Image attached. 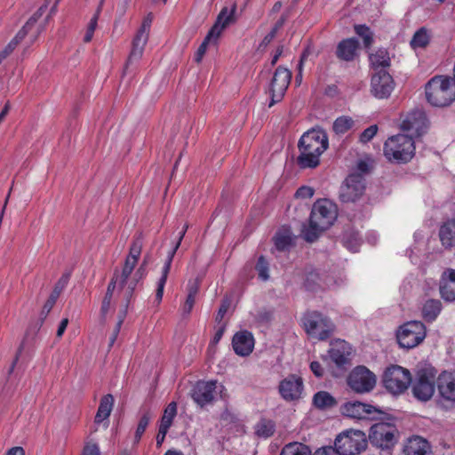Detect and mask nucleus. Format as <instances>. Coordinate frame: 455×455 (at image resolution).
I'll use <instances>...</instances> for the list:
<instances>
[{"label": "nucleus", "mask_w": 455, "mask_h": 455, "mask_svg": "<svg viewBox=\"0 0 455 455\" xmlns=\"http://www.w3.org/2000/svg\"><path fill=\"white\" fill-rule=\"evenodd\" d=\"M328 136L321 129H312L305 132L298 144L299 155L298 165L302 168H315L320 164V156L328 148Z\"/></svg>", "instance_id": "1"}, {"label": "nucleus", "mask_w": 455, "mask_h": 455, "mask_svg": "<svg viewBox=\"0 0 455 455\" xmlns=\"http://www.w3.org/2000/svg\"><path fill=\"white\" fill-rule=\"evenodd\" d=\"M337 206L328 199L317 200L312 207L309 224L302 229L303 238L315 242L322 232L329 228L337 218Z\"/></svg>", "instance_id": "2"}, {"label": "nucleus", "mask_w": 455, "mask_h": 455, "mask_svg": "<svg viewBox=\"0 0 455 455\" xmlns=\"http://www.w3.org/2000/svg\"><path fill=\"white\" fill-rule=\"evenodd\" d=\"M427 101L435 107H446L455 100V82L446 76H435L426 84Z\"/></svg>", "instance_id": "3"}, {"label": "nucleus", "mask_w": 455, "mask_h": 455, "mask_svg": "<svg viewBox=\"0 0 455 455\" xmlns=\"http://www.w3.org/2000/svg\"><path fill=\"white\" fill-rule=\"evenodd\" d=\"M436 370L428 363H419L415 379L411 380L413 395L419 401H428L435 393Z\"/></svg>", "instance_id": "4"}, {"label": "nucleus", "mask_w": 455, "mask_h": 455, "mask_svg": "<svg viewBox=\"0 0 455 455\" xmlns=\"http://www.w3.org/2000/svg\"><path fill=\"white\" fill-rule=\"evenodd\" d=\"M415 145L412 138L404 134L390 137L384 144V156L389 161L407 163L414 156Z\"/></svg>", "instance_id": "5"}, {"label": "nucleus", "mask_w": 455, "mask_h": 455, "mask_svg": "<svg viewBox=\"0 0 455 455\" xmlns=\"http://www.w3.org/2000/svg\"><path fill=\"white\" fill-rule=\"evenodd\" d=\"M235 4H234L231 9H228V7H223L221 9L214 25L212 27L195 54L196 62L199 63L202 60L204 53L206 52L208 44L212 43L215 44L222 31L235 21Z\"/></svg>", "instance_id": "6"}, {"label": "nucleus", "mask_w": 455, "mask_h": 455, "mask_svg": "<svg viewBox=\"0 0 455 455\" xmlns=\"http://www.w3.org/2000/svg\"><path fill=\"white\" fill-rule=\"evenodd\" d=\"M334 445L341 455H357L366 449L367 439L363 431L348 429L336 437Z\"/></svg>", "instance_id": "7"}, {"label": "nucleus", "mask_w": 455, "mask_h": 455, "mask_svg": "<svg viewBox=\"0 0 455 455\" xmlns=\"http://www.w3.org/2000/svg\"><path fill=\"white\" fill-rule=\"evenodd\" d=\"M303 326L311 338L318 340L327 339L334 331V324L330 318L317 311L307 312L304 315Z\"/></svg>", "instance_id": "8"}, {"label": "nucleus", "mask_w": 455, "mask_h": 455, "mask_svg": "<svg viewBox=\"0 0 455 455\" xmlns=\"http://www.w3.org/2000/svg\"><path fill=\"white\" fill-rule=\"evenodd\" d=\"M401 347L411 349L426 338V327L420 321H411L400 327L396 334Z\"/></svg>", "instance_id": "9"}, {"label": "nucleus", "mask_w": 455, "mask_h": 455, "mask_svg": "<svg viewBox=\"0 0 455 455\" xmlns=\"http://www.w3.org/2000/svg\"><path fill=\"white\" fill-rule=\"evenodd\" d=\"M383 383L389 392L398 395L408 388L411 383V376L407 369L399 365H391L384 372Z\"/></svg>", "instance_id": "10"}, {"label": "nucleus", "mask_w": 455, "mask_h": 455, "mask_svg": "<svg viewBox=\"0 0 455 455\" xmlns=\"http://www.w3.org/2000/svg\"><path fill=\"white\" fill-rule=\"evenodd\" d=\"M398 431L395 426L379 422L374 424L369 433V441L376 447L389 449L397 442Z\"/></svg>", "instance_id": "11"}, {"label": "nucleus", "mask_w": 455, "mask_h": 455, "mask_svg": "<svg viewBox=\"0 0 455 455\" xmlns=\"http://www.w3.org/2000/svg\"><path fill=\"white\" fill-rule=\"evenodd\" d=\"M375 374L365 366L354 368L347 377L348 387L357 394L371 392L376 386Z\"/></svg>", "instance_id": "12"}, {"label": "nucleus", "mask_w": 455, "mask_h": 455, "mask_svg": "<svg viewBox=\"0 0 455 455\" xmlns=\"http://www.w3.org/2000/svg\"><path fill=\"white\" fill-rule=\"evenodd\" d=\"M291 79V72L288 68L279 66L275 69L267 90V93L270 97L269 108L283 100Z\"/></svg>", "instance_id": "13"}, {"label": "nucleus", "mask_w": 455, "mask_h": 455, "mask_svg": "<svg viewBox=\"0 0 455 455\" xmlns=\"http://www.w3.org/2000/svg\"><path fill=\"white\" fill-rule=\"evenodd\" d=\"M152 16L151 14H148L144 19L141 27L132 40V47L126 62V68L129 65L139 61L142 58L144 48L148 40Z\"/></svg>", "instance_id": "14"}, {"label": "nucleus", "mask_w": 455, "mask_h": 455, "mask_svg": "<svg viewBox=\"0 0 455 455\" xmlns=\"http://www.w3.org/2000/svg\"><path fill=\"white\" fill-rule=\"evenodd\" d=\"M365 190V180L361 174H350L340 188L339 197L342 202L358 200Z\"/></svg>", "instance_id": "15"}, {"label": "nucleus", "mask_w": 455, "mask_h": 455, "mask_svg": "<svg viewBox=\"0 0 455 455\" xmlns=\"http://www.w3.org/2000/svg\"><path fill=\"white\" fill-rule=\"evenodd\" d=\"M302 391V379L294 374L289 375L279 384V393L282 398L287 402L299 400L301 397Z\"/></svg>", "instance_id": "16"}, {"label": "nucleus", "mask_w": 455, "mask_h": 455, "mask_svg": "<svg viewBox=\"0 0 455 455\" xmlns=\"http://www.w3.org/2000/svg\"><path fill=\"white\" fill-rule=\"evenodd\" d=\"M342 413L345 416L354 419H374L376 414L381 411L375 406L361 402H349L342 407Z\"/></svg>", "instance_id": "17"}, {"label": "nucleus", "mask_w": 455, "mask_h": 455, "mask_svg": "<svg viewBox=\"0 0 455 455\" xmlns=\"http://www.w3.org/2000/svg\"><path fill=\"white\" fill-rule=\"evenodd\" d=\"M394 89L392 76L386 70H379L371 78V92L376 98L385 99L390 96Z\"/></svg>", "instance_id": "18"}, {"label": "nucleus", "mask_w": 455, "mask_h": 455, "mask_svg": "<svg viewBox=\"0 0 455 455\" xmlns=\"http://www.w3.org/2000/svg\"><path fill=\"white\" fill-rule=\"evenodd\" d=\"M427 127L426 115L419 109L413 110L406 115L401 123L403 131L412 132L413 134L420 136Z\"/></svg>", "instance_id": "19"}, {"label": "nucleus", "mask_w": 455, "mask_h": 455, "mask_svg": "<svg viewBox=\"0 0 455 455\" xmlns=\"http://www.w3.org/2000/svg\"><path fill=\"white\" fill-rule=\"evenodd\" d=\"M217 389V381H198L193 388L192 398L201 407L212 403Z\"/></svg>", "instance_id": "20"}, {"label": "nucleus", "mask_w": 455, "mask_h": 455, "mask_svg": "<svg viewBox=\"0 0 455 455\" xmlns=\"http://www.w3.org/2000/svg\"><path fill=\"white\" fill-rule=\"evenodd\" d=\"M188 228V226L185 225L182 231H180L179 240H178L177 243L175 244V246L173 247V249L169 252L166 262L163 267L162 276L160 277V279L158 281L156 293V299L157 300L158 303L162 300V298L164 295V289L165 283L167 281L168 274L170 272L173 256H174L176 251L178 250L179 246L180 245V243L187 232Z\"/></svg>", "instance_id": "21"}, {"label": "nucleus", "mask_w": 455, "mask_h": 455, "mask_svg": "<svg viewBox=\"0 0 455 455\" xmlns=\"http://www.w3.org/2000/svg\"><path fill=\"white\" fill-rule=\"evenodd\" d=\"M439 292L444 301H455V269L449 268L443 272L439 283Z\"/></svg>", "instance_id": "22"}, {"label": "nucleus", "mask_w": 455, "mask_h": 455, "mask_svg": "<svg viewBox=\"0 0 455 455\" xmlns=\"http://www.w3.org/2000/svg\"><path fill=\"white\" fill-rule=\"evenodd\" d=\"M437 388L443 399L455 402V372H442L437 378Z\"/></svg>", "instance_id": "23"}, {"label": "nucleus", "mask_w": 455, "mask_h": 455, "mask_svg": "<svg viewBox=\"0 0 455 455\" xmlns=\"http://www.w3.org/2000/svg\"><path fill=\"white\" fill-rule=\"evenodd\" d=\"M232 346L235 354L241 356L249 355L254 347V339L251 332L241 331L235 334Z\"/></svg>", "instance_id": "24"}, {"label": "nucleus", "mask_w": 455, "mask_h": 455, "mask_svg": "<svg viewBox=\"0 0 455 455\" xmlns=\"http://www.w3.org/2000/svg\"><path fill=\"white\" fill-rule=\"evenodd\" d=\"M359 42L355 38H347L340 41L336 48V56L343 61H352L357 55Z\"/></svg>", "instance_id": "25"}, {"label": "nucleus", "mask_w": 455, "mask_h": 455, "mask_svg": "<svg viewBox=\"0 0 455 455\" xmlns=\"http://www.w3.org/2000/svg\"><path fill=\"white\" fill-rule=\"evenodd\" d=\"M332 362L339 367L349 364L351 348L346 342H339L333 346L329 351Z\"/></svg>", "instance_id": "26"}, {"label": "nucleus", "mask_w": 455, "mask_h": 455, "mask_svg": "<svg viewBox=\"0 0 455 455\" xmlns=\"http://www.w3.org/2000/svg\"><path fill=\"white\" fill-rule=\"evenodd\" d=\"M439 237L443 247L455 246V220H448L441 226Z\"/></svg>", "instance_id": "27"}, {"label": "nucleus", "mask_w": 455, "mask_h": 455, "mask_svg": "<svg viewBox=\"0 0 455 455\" xmlns=\"http://www.w3.org/2000/svg\"><path fill=\"white\" fill-rule=\"evenodd\" d=\"M442 309L443 305L441 300L436 299H428L423 304L421 310L422 316L427 322L432 323L440 315Z\"/></svg>", "instance_id": "28"}, {"label": "nucleus", "mask_w": 455, "mask_h": 455, "mask_svg": "<svg viewBox=\"0 0 455 455\" xmlns=\"http://www.w3.org/2000/svg\"><path fill=\"white\" fill-rule=\"evenodd\" d=\"M428 449L427 440L420 436H414L408 440L403 451L406 455H426Z\"/></svg>", "instance_id": "29"}, {"label": "nucleus", "mask_w": 455, "mask_h": 455, "mask_svg": "<svg viewBox=\"0 0 455 455\" xmlns=\"http://www.w3.org/2000/svg\"><path fill=\"white\" fill-rule=\"evenodd\" d=\"M114 401V396L110 394L106 395L101 398L95 416V423L100 424L109 417L113 409Z\"/></svg>", "instance_id": "30"}, {"label": "nucleus", "mask_w": 455, "mask_h": 455, "mask_svg": "<svg viewBox=\"0 0 455 455\" xmlns=\"http://www.w3.org/2000/svg\"><path fill=\"white\" fill-rule=\"evenodd\" d=\"M371 65L378 71L385 70L386 68L390 66V57L386 49L380 48L376 52L369 56Z\"/></svg>", "instance_id": "31"}, {"label": "nucleus", "mask_w": 455, "mask_h": 455, "mask_svg": "<svg viewBox=\"0 0 455 455\" xmlns=\"http://www.w3.org/2000/svg\"><path fill=\"white\" fill-rule=\"evenodd\" d=\"M313 403L319 409L331 408L336 404V401L328 392L319 391L313 398Z\"/></svg>", "instance_id": "32"}, {"label": "nucleus", "mask_w": 455, "mask_h": 455, "mask_svg": "<svg viewBox=\"0 0 455 455\" xmlns=\"http://www.w3.org/2000/svg\"><path fill=\"white\" fill-rule=\"evenodd\" d=\"M280 455H311V451L301 443H290L283 448Z\"/></svg>", "instance_id": "33"}, {"label": "nucleus", "mask_w": 455, "mask_h": 455, "mask_svg": "<svg viewBox=\"0 0 455 455\" xmlns=\"http://www.w3.org/2000/svg\"><path fill=\"white\" fill-rule=\"evenodd\" d=\"M354 124L351 117L343 116L334 121L332 129L336 134H344L353 127Z\"/></svg>", "instance_id": "34"}, {"label": "nucleus", "mask_w": 455, "mask_h": 455, "mask_svg": "<svg viewBox=\"0 0 455 455\" xmlns=\"http://www.w3.org/2000/svg\"><path fill=\"white\" fill-rule=\"evenodd\" d=\"M430 36L427 30L425 28H419L413 36L411 40V45L412 48H423L429 43Z\"/></svg>", "instance_id": "35"}, {"label": "nucleus", "mask_w": 455, "mask_h": 455, "mask_svg": "<svg viewBox=\"0 0 455 455\" xmlns=\"http://www.w3.org/2000/svg\"><path fill=\"white\" fill-rule=\"evenodd\" d=\"M177 414V403L175 402H172L168 404L164 411V415L161 419L160 427H165L167 429L172 424V420Z\"/></svg>", "instance_id": "36"}, {"label": "nucleus", "mask_w": 455, "mask_h": 455, "mask_svg": "<svg viewBox=\"0 0 455 455\" xmlns=\"http://www.w3.org/2000/svg\"><path fill=\"white\" fill-rule=\"evenodd\" d=\"M116 283H117V277L113 276V278L111 279L110 283L108 285L106 294L102 300V305H101V308H100L102 315H105L110 308L111 299H112L113 292L115 291Z\"/></svg>", "instance_id": "37"}, {"label": "nucleus", "mask_w": 455, "mask_h": 455, "mask_svg": "<svg viewBox=\"0 0 455 455\" xmlns=\"http://www.w3.org/2000/svg\"><path fill=\"white\" fill-rule=\"evenodd\" d=\"M275 245L278 251H286L291 245L292 237L288 231L278 232L275 236Z\"/></svg>", "instance_id": "38"}, {"label": "nucleus", "mask_w": 455, "mask_h": 455, "mask_svg": "<svg viewBox=\"0 0 455 455\" xmlns=\"http://www.w3.org/2000/svg\"><path fill=\"white\" fill-rule=\"evenodd\" d=\"M275 432V424L271 420L262 419L256 425V434L264 438L271 436Z\"/></svg>", "instance_id": "39"}, {"label": "nucleus", "mask_w": 455, "mask_h": 455, "mask_svg": "<svg viewBox=\"0 0 455 455\" xmlns=\"http://www.w3.org/2000/svg\"><path fill=\"white\" fill-rule=\"evenodd\" d=\"M355 33L363 38L365 48H370L373 44V36L371 29L365 25H355Z\"/></svg>", "instance_id": "40"}, {"label": "nucleus", "mask_w": 455, "mask_h": 455, "mask_svg": "<svg viewBox=\"0 0 455 455\" xmlns=\"http://www.w3.org/2000/svg\"><path fill=\"white\" fill-rule=\"evenodd\" d=\"M152 418V413L149 411H144L142 416L140 419L136 432H135V438L137 441L140 439L142 435L144 434L150 419Z\"/></svg>", "instance_id": "41"}, {"label": "nucleus", "mask_w": 455, "mask_h": 455, "mask_svg": "<svg viewBox=\"0 0 455 455\" xmlns=\"http://www.w3.org/2000/svg\"><path fill=\"white\" fill-rule=\"evenodd\" d=\"M68 280H69V275L67 274V275H63L60 279L59 281L57 282V283L55 284L54 286V289L53 291H52L51 295H50V298L51 299H53L55 301L57 300V299L59 298L60 294L61 293V291L65 289V287L67 286L68 283Z\"/></svg>", "instance_id": "42"}, {"label": "nucleus", "mask_w": 455, "mask_h": 455, "mask_svg": "<svg viewBox=\"0 0 455 455\" xmlns=\"http://www.w3.org/2000/svg\"><path fill=\"white\" fill-rule=\"evenodd\" d=\"M141 249H142V239H141V235H139L133 240V242L131 245V248H130L129 255L127 257L138 260L140 256V253H141Z\"/></svg>", "instance_id": "43"}, {"label": "nucleus", "mask_w": 455, "mask_h": 455, "mask_svg": "<svg viewBox=\"0 0 455 455\" xmlns=\"http://www.w3.org/2000/svg\"><path fill=\"white\" fill-rule=\"evenodd\" d=\"M256 270L259 273V276L266 281L268 279V263L263 256H260L256 264Z\"/></svg>", "instance_id": "44"}, {"label": "nucleus", "mask_w": 455, "mask_h": 455, "mask_svg": "<svg viewBox=\"0 0 455 455\" xmlns=\"http://www.w3.org/2000/svg\"><path fill=\"white\" fill-rule=\"evenodd\" d=\"M36 23V18L31 17L27 23L23 26V28L18 32L16 36L13 38L15 41H18V44L26 36L28 31L35 26Z\"/></svg>", "instance_id": "45"}, {"label": "nucleus", "mask_w": 455, "mask_h": 455, "mask_svg": "<svg viewBox=\"0 0 455 455\" xmlns=\"http://www.w3.org/2000/svg\"><path fill=\"white\" fill-rule=\"evenodd\" d=\"M378 126L376 124L369 126L360 135V141L362 143L369 142L377 133Z\"/></svg>", "instance_id": "46"}, {"label": "nucleus", "mask_w": 455, "mask_h": 455, "mask_svg": "<svg viewBox=\"0 0 455 455\" xmlns=\"http://www.w3.org/2000/svg\"><path fill=\"white\" fill-rule=\"evenodd\" d=\"M230 305H231V299H228V298H225L223 299V300L221 301V304H220V307L219 308V311L217 313V315H216V321L217 322H221V320L223 319L224 315H226V313L228 312V308L230 307Z\"/></svg>", "instance_id": "47"}, {"label": "nucleus", "mask_w": 455, "mask_h": 455, "mask_svg": "<svg viewBox=\"0 0 455 455\" xmlns=\"http://www.w3.org/2000/svg\"><path fill=\"white\" fill-rule=\"evenodd\" d=\"M132 271L133 269H132L131 267L124 266L120 276L118 275L117 272L115 273L114 276L117 277V282H119L121 288H123L127 283V280L131 274L132 273Z\"/></svg>", "instance_id": "48"}, {"label": "nucleus", "mask_w": 455, "mask_h": 455, "mask_svg": "<svg viewBox=\"0 0 455 455\" xmlns=\"http://www.w3.org/2000/svg\"><path fill=\"white\" fill-rule=\"evenodd\" d=\"M82 455H100L97 443L89 441L85 443Z\"/></svg>", "instance_id": "49"}, {"label": "nucleus", "mask_w": 455, "mask_h": 455, "mask_svg": "<svg viewBox=\"0 0 455 455\" xmlns=\"http://www.w3.org/2000/svg\"><path fill=\"white\" fill-rule=\"evenodd\" d=\"M314 193H315V190L312 188L304 186V187L299 188L296 191L295 196L297 198L307 199V198H311L314 196Z\"/></svg>", "instance_id": "50"}, {"label": "nucleus", "mask_w": 455, "mask_h": 455, "mask_svg": "<svg viewBox=\"0 0 455 455\" xmlns=\"http://www.w3.org/2000/svg\"><path fill=\"white\" fill-rule=\"evenodd\" d=\"M315 455H341L336 447L327 446L318 449Z\"/></svg>", "instance_id": "51"}, {"label": "nucleus", "mask_w": 455, "mask_h": 455, "mask_svg": "<svg viewBox=\"0 0 455 455\" xmlns=\"http://www.w3.org/2000/svg\"><path fill=\"white\" fill-rule=\"evenodd\" d=\"M104 0H100V4L96 12V13L93 15V17L90 20V23L87 27V30H90V31H95L96 29V27H97V22H98V19H99V15H100V10H101V5H102V3H103Z\"/></svg>", "instance_id": "52"}, {"label": "nucleus", "mask_w": 455, "mask_h": 455, "mask_svg": "<svg viewBox=\"0 0 455 455\" xmlns=\"http://www.w3.org/2000/svg\"><path fill=\"white\" fill-rule=\"evenodd\" d=\"M55 303H56V301L53 299H51L49 297V299H47V301L44 305L42 312H41V318H42V320H44L47 316V315L52 310V308L53 307Z\"/></svg>", "instance_id": "53"}, {"label": "nucleus", "mask_w": 455, "mask_h": 455, "mask_svg": "<svg viewBox=\"0 0 455 455\" xmlns=\"http://www.w3.org/2000/svg\"><path fill=\"white\" fill-rule=\"evenodd\" d=\"M310 370L318 378H320L323 375V369L322 365L320 364V363H318V362H315V361L312 362L310 363Z\"/></svg>", "instance_id": "54"}, {"label": "nucleus", "mask_w": 455, "mask_h": 455, "mask_svg": "<svg viewBox=\"0 0 455 455\" xmlns=\"http://www.w3.org/2000/svg\"><path fill=\"white\" fill-rule=\"evenodd\" d=\"M194 304H195V298H193L191 296H188V298L183 305V307H182L183 314L188 315L191 312V310L194 307Z\"/></svg>", "instance_id": "55"}, {"label": "nucleus", "mask_w": 455, "mask_h": 455, "mask_svg": "<svg viewBox=\"0 0 455 455\" xmlns=\"http://www.w3.org/2000/svg\"><path fill=\"white\" fill-rule=\"evenodd\" d=\"M22 349H23V344H21L20 346V347L18 348V350H17L15 357H14V359H13V361H12V364H11L9 370H8V375H11L13 372L14 368H15V366H16V364H17V363L19 361V358H20L21 353H22Z\"/></svg>", "instance_id": "56"}, {"label": "nucleus", "mask_w": 455, "mask_h": 455, "mask_svg": "<svg viewBox=\"0 0 455 455\" xmlns=\"http://www.w3.org/2000/svg\"><path fill=\"white\" fill-rule=\"evenodd\" d=\"M356 168L357 172H355L354 174H361L363 177L369 172V165L364 161L358 162Z\"/></svg>", "instance_id": "57"}, {"label": "nucleus", "mask_w": 455, "mask_h": 455, "mask_svg": "<svg viewBox=\"0 0 455 455\" xmlns=\"http://www.w3.org/2000/svg\"><path fill=\"white\" fill-rule=\"evenodd\" d=\"M168 430L169 429L159 426L158 434L156 435V444L158 446H160L163 443V442L164 441V438H165V435H166Z\"/></svg>", "instance_id": "58"}, {"label": "nucleus", "mask_w": 455, "mask_h": 455, "mask_svg": "<svg viewBox=\"0 0 455 455\" xmlns=\"http://www.w3.org/2000/svg\"><path fill=\"white\" fill-rule=\"evenodd\" d=\"M125 315H126V309H124L123 312L119 313L118 322L116 323V325L114 331H113V333H115V336H118V333H119L121 326H122V324L124 323V319L125 317Z\"/></svg>", "instance_id": "59"}, {"label": "nucleus", "mask_w": 455, "mask_h": 455, "mask_svg": "<svg viewBox=\"0 0 455 455\" xmlns=\"http://www.w3.org/2000/svg\"><path fill=\"white\" fill-rule=\"evenodd\" d=\"M18 45V41H15L12 39L8 45L0 53L3 54V56L7 57Z\"/></svg>", "instance_id": "60"}, {"label": "nucleus", "mask_w": 455, "mask_h": 455, "mask_svg": "<svg viewBox=\"0 0 455 455\" xmlns=\"http://www.w3.org/2000/svg\"><path fill=\"white\" fill-rule=\"evenodd\" d=\"M68 324V318H63L60 321V323L59 324V327H58V330H57V333H56L58 338H60L63 335V333L66 331V328H67Z\"/></svg>", "instance_id": "61"}, {"label": "nucleus", "mask_w": 455, "mask_h": 455, "mask_svg": "<svg viewBox=\"0 0 455 455\" xmlns=\"http://www.w3.org/2000/svg\"><path fill=\"white\" fill-rule=\"evenodd\" d=\"M310 53H311V52L308 47L303 51V52L300 56L299 65H298V69H299V72L301 71V69H303V64H304L305 60H307V58L310 55Z\"/></svg>", "instance_id": "62"}, {"label": "nucleus", "mask_w": 455, "mask_h": 455, "mask_svg": "<svg viewBox=\"0 0 455 455\" xmlns=\"http://www.w3.org/2000/svg\"><path fill=\"white\" fill-rule=\"evenodd\" d=\"M289 18V13L288 12H283L282 14V16L280 17V19L275 22V24L274 25L275 28H276L278 30L284 25V23L286 22V20H288Z\"/></svg>", "instance_id": "63"}, {"label": "nucleus", "mask_w": 455, "mask_h": 455, "mask_svg": "<svg viewBox=\"0 0 455 455\" xmlns=\"http://www.w3.org/2000/svg\"><path fill=\"white\" fill-rule=\"evenodd\" d=\"M7 455H25V451L22 447H12L7 452Z\"/></svg>", "instance_id": "64"}]
</instances>
